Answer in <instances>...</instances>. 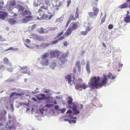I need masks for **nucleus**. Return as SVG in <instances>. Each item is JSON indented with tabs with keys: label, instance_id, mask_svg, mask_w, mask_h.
Segmentation results:
<instances>
[{
	"label": "nucleus",
	"instance_id": "obj_47",
	"mask_svg": "<svg viewBox=\"0 0 130 130\" xmlns=\"http://www.w3.org/2000/svg\"><path fill=\"white\" fill-rule=\"evenodd\" d=\"M113 75L112 74L110 73V72H109V73H108V78H109L110 79L111 78V77Z\"/></svg>",
	"mask_w": 130,
	"mask_h": 130
},
{
	"label": "nucleus",
	"instance_id": "obj_7",
	"mask_svg": "<svg viewBox=\"0 0 130 130\" xmlns=\"http://www.w3.org/2000/svg\"><path fill=\"white\" fill-rule=\"evenodd\" d=\"M39 96H41V97H37V98L38 100H49L50 98V96H46L44 94H41L39 95Z\"/></svg>",
	"mask_w": 130,
	"mask_h": 130
},
{
	"label": "nucleus",
	"instance_id": "obj_40",
	"mask_svg": "<svg viewBox=\"0 0 130 130\" xmlns=\"http://www.w3.org/2000/svg\"><path fill=\"white\" fill-rule=\"evenodd\" d=\"M58 42L57 40L52 41L50 44L53 45L57 43Z\"/></svg>",
	"mask_w": 130,
	"mask_h": 130
},
{
	"label": "nucleus",
	"instance_id": "obj_56",
	"mask_svg": "<svg viewBox=\"0 0 130 130\" xmlns=\"http://www.w3.org/2000/svg\"><path fill=\"white\" fill-rule=\"evenodd\" d=\"M72 111L71 110H69L67 111V113H70V114H69L72 115L71 113H72Z\"/></svg>",
	"mask_w": 130,
	"mask_h": 130
},
{
	"label": "nucleus",
	"instance_id": "obj_39",
	"mask_svg": "<svg viewBox=\"0 0 130 130\" xmlns=\"http://www.w3.org/2000/svg\"><path fill=\"white\" fill-rule=\"evenodd\" d=\"M80 32L82 35H85L87 34L88 31L86 30L84 31H81Z\"/></svg>",
	"mask_w": 130,
	"mask_h": 130
},
{
	"label": "nucleus",
	"instance_id": "obj_50",
	"mask_svg": "<svg viewBox=\"0 0 130 130\" xmlns=\"http://www.w3.org/2000/svg\"><path fill=\"white\" fill-rule=\"evenodd\" d=\"M33 5L34 6L36 7H37L38 5V4L35 1L34 2Z\"/></svg>",
	"mask_w": 130,
	"mask_h": 130
},
{
	"label": "nucleus",
	"instance_id": "obj_52",
	"mask_svg": "<svg viewBox=\"0 0 130 130\" xmlns=\"http://www.w3.org/2000/svg\"><path fill=\"white\" fill-rule=\"evenodd\" d=\"M71 2V1L70 0H68L67 2V6L68 7L69 5L70 4Z\"/></svg>",
	"mask_w": 130,
	"mask_h": 130
},
{
	"label": "nucleus",
	"instance_id": "obj_11",
	"mask_svg": "<svg viewBox=\"0 0 130 130\" xmlns=\"http://www.w3.org/2000/svg\"><path fill=\"white\" fill-rule=\"evenodd\" d=\"M33 38L35 40L38 41H42L43 40L42 37L39 36L36 34L32 35Z\"/></svg>",
	"mask_w": 130,
	"mask_h": 130
},
{
	"label": "nucleus",
	"instance_id": "obj_37",
	"mask_svg": "<svg viewBox=\"0 0 130 130\" xmlns=\"http://www.w3.org/2000/svg\"><path fill=\"white\" fill-rule=\"evenodd\" d=\"M64 32L63 31H61L60 32H58L57 34V36L56 38H58L59 36L62 35L63 34Z\"/></svg>",
	"mask_w": 130,
	"mask_h": 130
},
{
	"label": "nucleus",
	"instance_id": "obj_20",
	"mask_svg": "<svg viewBox=\"0 0 130 130\" xmlns=\"http://www.w3.org/2000/svg\"><path fill=\"white\" fill-rule=\"evenodd\" d=\"M93 12L95 14V15L96 14L97 15L99 11V9L96 7L94 6L93 8Z\"/></svg>",
	"mask_w": 130,
	"mask_h": 130
},
{
	"label": "nucleus",
	"instance_id": "obj_10",
	"mask_svg": "<svg viewBox=\"0 0 130 130\" xmlns=\"http://www.w3.org/2000/svg\"><path fill=\"white\" fill-rule=\"evenodd\" d=\"M32 18V17L30 15H28L23 19L22 20V22L26 23L31 20Z\"/></svg>",
	"mask_w": 130,
	"mask_h": 130
},
{
	"label": "nucleus",
	"instance_id": "obj_53",
	"mask_svg": "<svg viewBox=\"0 0 130 130\" xmlns=\"http://www.w3.org/2000/svg\"><path fill=\"white\" fill-rule=\"evenodd\" d=\"M44 109H39L40 112L41 113V114L42 115H43V111H44Z\"/></svg>",
	"mask_w": 130,
	"mask_h": 130
},
{
	"label": "nucleus",
	"instance_id": "obj_13",
	"mask_svg": "<svg viewBox=\"0 0 130 130\" xmlns=\"http://www.w3.org/2000/svg\"><path fill=\"white\" fill-rule=\"evenodd\" d=\"M7 15V13L6 12H4L2 11H0V19L2 20H4L6 18V16Z\"/></svg>",
	"mask_w": 130,
	"mask_h": 130
},
{
	"label": "nucleus",
	"instance_id": "obj_41",
	"mask_svg": "<svg viewBox=\"0 0 130 130\" xmlns=\"http://www.w3.org/2000/svg\"><path fill=\"white\" fill-rule=\"evenodd\" d=\"M64 35L63 36L59 37V39L57 40L58 41L63 39L65 37Z\"/></svg>",
	"mask_w": 130,
	"mask_h": 130
},
{
	"label": "nucleus",
	"instance_id": "obj_6",
	"mask_svg": "<svg viewBox=\"0 0 130 130\" xmlns=\"http://www.w3.org/2000/svg\"><path fill=\"white\" fill-rule=\"evenodd\" d=\"M69 54V52H67L66 54H64L63 55H62L60 56L59 58V59L62 63L63 64L65 63L66 61L65 58L68 56Z\"/></svg>",
	"mask_w": 130,
	"mask_h": 130
},
{
	"label": "nucleus",
	"instance_id": "obj_33",
	"mask_svg": "<svg viewBox=\"0 0 130 130\" xmlns=\"http://www.w3.org/2000/svg\"><path fill=\"white\" fill-rule=\"evenodd\" d=\"M106 17V13H105L104 16L102 18L101 20V23H103L105 21V18Z\"/></svg>",
	"mask_w": 130,
	"mask_h": 130
},
{
	"label": "nucleus",
	"instance_id": "obj_35",
	"mask_svg": "<svg viewBox=\"0 0 130 130\" xmlns=\"http://www.w3.org/2000/svg\"><path fill=\"white\" fill-rule=\"evenodd\" d=\"M18 48H14L13 47H9L8 49L6 50H13L14 51H17L18 50Z\"/></svg>",
	"mask_w": 130,
	"mask_h": 130
},
{
	"label": "nucleus",
	"instance_id": "obj_14",
	"mask_svg": "<svg viewBox=\"0 0 130 130\" xmlns=\"http://www.w3.org/2000/svg\"><path fill=\"white\" fill-rule=\"evenodd\" d=\"M72 109L75 114H77L79 113V111L77 109V107L76 105L73 104Z\"/></svg>",
	"mask_w": 130,
	"mask_h": 130
},
{
	"label": "nucleus",
	"instance_id": "obj_4",
	"mask_svg": "<svg viewBox=\"0 0 130 130\" xmlns=\"http://www.w3.org/2000/svg\"><path fill=\"white\" fill-rule=\"evenodd\" d=\"M78 80L76 83V88L77 89H79L80 88H83L84 89H85L87 88L86 85L84 84H79V83L82 82V79L81 78H78Z\"/></svg>",
	"mask_w": 130,
	"mask_h": 130
},
{
	"label": "nucleus",
	"instance_id": "obj_36",
	"mask_svg": "<svg viewBox=\"0 0 130 130\" xmlns=\"http://www.w3.org/2000/svg\"><path fill=\"white\" fill-rule=\"evenodd\" d=\"M59 110L61 111V113H63L66 110V109L65 108H64L62 109H59Z\"/></svg>",
	"mask_w": 130,
	"mask_h": 130
},
{
	"label": "nucleus",
	"instance_id": "obj_43",
	"mask_svg": "<svg viewBox=\"0 0 130 130\" xmlns=\"http://www.w3.org/2000/svg\"><path fill=\"white\" fill-rule=\"evenodd\" d=\"M41 8H42L43 9L45 10H47L48 9V8L46 6H43L41 7Z\"/></svg>",
	"mask_w": 130,
	"mask_h": 130
},
{
	"label": "nucleus",
	"instance_id": "obj_12",
	"mask_svg": "<svg viewBox=\"0 0 130 130\" xmlns=\"http://www.w3.org/2000/svg\"><path fill=\"white\" fill-rule=\"evenodd\" d=\"M57 65L56 62L54 61H52L50 64V68L52 70L54 69Z\"/></svg>",
	"mask_w": 130,
	"mask_h": 130
},
{
	"label": "nucleus",
	"instance_id": "obj_22",
	"mask_svg": "<svg viewBox=\"0 0 130 130\" xmlns=\"http://www.w3.org/2000/svg\"><path fill=\"white\" fill-rule=\"evenodd\" d=\"M88 14L90 17L93 19L95 18L97 15V14L95 15L94 13L93 12H90Z\"/></svg>",
	"mask_w": 130,
	"mask_h": 130
},
{
	"label": "nucleus",
	"instance_id": "obj_63",
	"mask_svg": "<svg viewBox=\"0 0 130 130\" xmlns=\"http://www.w3.org/2000/svg\"><path fill=\"white\" fill-rule=\"evenodd\" d=\"M32 100H33L34 101H35V102H36L37 101V99H36L35 98H34V97H32Z\"/></svg>",
	"mask_w": 130,
	"mask_h": 130
},
{
	"label": "nucleus",
	"instance_id": "obj_48",
	"mask_svg": "<svg viewBox=\"0 0 130 130\" xmlns=\"http://www.w3.org/2000/svg\"><path fill=\"white\" fill-rule=\"evenodd\" d=\"M6 112L5 111H3V118L4 119H5V115L6 114Z\"/></svg>",
	"mask_w": 130,
	"mask_h": 130
},
{
	"label": "nucleus",
	"instance_id": "obj_16",
	"mask_svg": "<svg viewBox=\"0 0 130 130\" xmlns=\"http://www.w3.org/2000/svg\"><path fill=\"white\" fill-rule=\"evenodd\" d=\"M22 94H23V93H19L14 92H12L10 94L9 96L10 98H11L14 95H15V96H20L22 95Z\"/></svg>",
	"mask_w": 130,
	"mask_h": 130
},
{
	"label": "nucleus",
	"instance_id": "obj_54",
	"mask_svg": "<svg viewBox=\"0 0 130 130\" xmlns=\"http://www.w3.org/2000/svg\"><path fill=\"white\" fill-rule=\"evenodd\" d=\"M36 24H34L31 27V29H33L36 27Z\"/></svg>",
	"mask_w": 130,
	"mask_h": 130
},
{
	"label": "nucleus",
	"instance_id": "obj_61",
	"mask_svg": "<svg viewBox=\"0 0 130 130\" xmlns=\"http://www.w3.org/2000/svg\"><path fill=\"white\" fill-rule=\"evenodd\" d=\"M43 11L42 8H41V7L39 9L38 12H41Z\"/></svg>",
	"mask_w": 130,
	"mask_h": 130
},
{
	"label": "nucleus",
	"instance_id": "obj_58",
	"mask_svg": "<svg viewBox=\"0 0 130 130\" xmlns=\"http://www.w3.org/2000/svg\"><path fill=\"white\" fill-rule=\"evenodd\" d=\"M79 9L78 7H77L76 9V14H79Z\"/></svg>",
	"mask_w": 130,
	"mask_h": 130
},
{
	"label": "nucleus",
	"instance_id": "obj_19",
	"mask_svg": "<svg viewBox=\"0 0 130 130\" xmlns=\"http://www.w3.org/2000/svg\"><path fill=\"white\" fill-rule=\"evenodd\" d=\"M124 21L127 23L130 22V15H126V17H124Z\"/></svg>",
	"mask_w": 130,
	"mask_h": 130
},
{
	"label": "nucleus",
	"instance_id": "obj_9",
	"mask_svg": "<svg viewBox=\"0 0 130 130\" xmlns=\"http://www.w3.org/2000/svg\"><path fill=\"white\" fill-rule=\"evenodd\" d=\"M77 67L78 69V71H79L80 70V62L79 61H77L76 62V66L75 68H74L73 69V72L74 73H75L76 72V67Z\"/></svg>",
	"mask_w": 130,
	"mask_h": 130
},
{
	"label": "nucleus",
	"instance_id": "obj_23",
	"mask_svg": "<svg viewBox=\"0 0 130 130\" xmlns=\"http://www.w3.org/2000/svg\"><path fill=\"white\" fill-rule=\"evenodd\" d=\"M90 65L89 62L88 61L87 64L86 66V69L87 71L88 74H89L90 73L91 71L90 69Z\"/></svg>",
	"mask_w": 130,
	"mask_h": 130
},
{
	"label": "nucleus",
	"instance_id": "obj_44",
	"mask_svg": "<svg viewBox=\"0 0 130 130\" xmlns=\"http://www.w3.org/2000/svg\"><path fill=\"white\" fill-rule=\"evenodd\" d=\"M53 106V105L52 104H48L45 105V106L47 107H50Z\"/></svg>",
	"mask_w": 130,
	"mask_h": 130
},
{
	"label": "nucleus",
	"instance_id": "obj_45",
	"mask_svg": "<svg viewBox=\"0 0 130 130\" xmlns=\"http://www.w3.org/2000/svg\"><path fill=\"white\" fill-rule=\"evenodd\" d=\"M30 42V41L28 39H26L24 41V43H25L26 44H29Z\"/></svg>",
	"mask_w": 130,
	"mask_h": 130
},
{
	"label": "nucleus",
	"instance_id": "obj_42",
	"mask_svg": "<svg viewBox=\"0 0 130 130\" xmlns=\"http://www.w3.org/2000/svg\"><path fill=\"white\" fill-rule=\"evenodd\" d=\"M69 118L72 119H77V118L76 117H73V115H72L69 114Z\"/></svg>",
	"mask_w": 130,
	"mask_h": 130
},
{
	"label": "nucleus",
	"instance_id": "obj_2",
	"mask_svg": "<svg viewBox=\"0 0 130 130\" xmlns=\"http://www.w3.org/2000/svg\"><path fill=\"white\" fill-rule=\"evenodd\" d=\"M49 55V53L46 52L41 56L40 63L41 65L45 66H47L49 65V60L48 58Z\"/></svg>",
	"mask_w": 130,
	"mask_h": 130
},
{
	"label": "nucleus",
	"instance_id": "obj_25",
	"mask_svg": "<svg viewBox=\"0 0 130 130\" xmlns=\"http://www.w3.org/2000/svg\"><path fill=\"white\" fill-rule=\"evenodd\" d=\"M7 67H8L7 69V71L11 72L13 71L14 68L12 67H12H11L10 66H8V65H7Z\"/></svg>",
	"mask_w": 130,
	"mask_h": 130
},
{
	"label": "nucleus",
	"instance_id": "obj_17",
	"mask_svg": "<svg viewBox=\"0 0 130 130\" xmlns=\"http://www.w3.org/2000/svg\"><path fill=\"white\" fill-rule=\"evenodd\" d=\"M3 60L4 63L7 64L8 66L12 67V64L10 62H8V60L7 58L4 57L3 59Z\"/></svg>",
	"mask_w": 130,
	"mask_h": 130
},
{
	"label": "nucleus",
	"instance_id": "obj_18",
	"mask_svg": "<svg viewBox=\"0 0 130 130\" xmlns=\"http://www.w3.org/2000/svg\"><path fill=\"white\" fill-rule=\"evenodd\" d=\"M65 78L66 79L68 80V83L69 84L71 85V77L69 75H66L65 77Z\"/></svg>",
	"mask_w": 130,
	"mask_h": 130
},
{
	"label": "nucleus",
	"instance_id": "obj_32",
	"mask_svg": "<svg viewBox=\"0 0 130 130\" xmlns=\"http://www.w3.org/2000/svg\"><path fill=\"white\" fill-rule=\"evenodd\" d=\"M38 31L41 34H43L44 32L43 29L42 28H39L38 29Z\"/></svg>",
	"mask_w": 130,
	"mask_h": 130
},
{
	"label": "nucleus",
	"instance_id": "obj_34",
	"mask_svg": "<svg viewBox=\"0 0 130 130\" xmlns=\"http://www.w3.org/2000/svg\"><path fill=\"white\" fill-rule=\"evenodd\" d=\"M44 3L47 6L50 5V1L49 0H44Z\"/></svg>",
	"mask_w": 130,
	"mask_h": 130
},
{
	"label": "nucleus",
	"instance_id": "obj_30",
	"mask_svg": "<svg viewBox=\"0 0 130 130\" xmlns=\"http://www.w3.org/2000/svg\"><path fill=\"white\" fill-rule=\"evenodd\" d=\"M51 91L50 90L46 89L45 90L43 91V92L45 93H47L48 95H51L52 94V93L51 92Z\"/></svg>",
	"mask_w": 130,
	"mask_h": 130
},
{
	"label": "nucleus",
	"instance_id": "obj_28",
	"mask_svg": "<svg viewBox=\"0 0 130 130\" xmlns=\"http://www.w3.org/2000/svg\"><path fill=\"white\" fill-rule=\"evenodd\" d=\"M18 10L19 11H22L24 9V7L21 5H19L18 6Z\"/></svg>",
	"mask_w": 130,
	"mask_h": 130
},
{
	"label": "nucleus",
	"instance_id": "obj_15",
	"mask_svg": "<svg viewBox=\"0 0 130 130\" xmlns=\"http://www.w3.org/2000/svg\"><path fill=\"white\" fill-rule=\"evenodd\" d=\"M72 31V29L69 27L67 30L66 33L64 34V35H65V36H68L71 33Z\"/></svg>",
	"mask_w": 130,
	"mask_h": 130
},
{
	"label": "nucleus",
	"instance_id": "obj_51",
	"mask_svg": "<svg viewBox=\"0 0 130 130\" xmlns=\"http://www.w3.org/2000/svg\"><path fill=\"white\" fill-rule=\"evenodd\" d=\"M71 21V20H70H70L69 19L68 20V21L67 22V24L66 25V27H67L68 26V25H69V24L70 23V22Z\"/></svg>",
	"mask_w": 130,
	"mask_h": 130
},
{
	"label": "nucleus",
	"instance_id": "obj_1",
	"mask_svg": "<svg viewBox=\"0 0 130 130\" xmlns=\"http://www.w3.org/2000/svg\"><path fill=\"white\" fill-rule=\"evenodd\" d=\"M103 75V77L101 78V83L99 82L100 78L99 76H92L90 80V87L93 89L98 88L106 85L108 80L107 76L104 74Z\"/></svg>",
	"mask_w": 130,
	"mask_h": 130
},
{
	"label": "nucleus",
	"instance_id": "obj_59",
	"mask_svg": "<svg viewBox=\"0 0 130 130\" xmlns=\"http://www.w3.org/2000/svg\"><path fill=\"white\" fill-rule=\"evenodd\" d=\"M24 44L25 45L26 47H27V48H30L29 47V46L27 44H26V43H24Z\"/></svg>",
	"mask_w": 130,
	"mask_h": 130
},
{
	"label": "nucleus",
	"instance_id": "obj_26",
	"mask_svg": "<svg viewBox=\"0 0 130 130\" xmlns=\"http://www.w3.org/2000/svg\"><path fill=\"white\" fill-rule=\"evenodd\" d=\"M31 13L30 12V11H27L26 10H24L23 12L22 13V14L23 15H25L27 14H30Z\"/></svg>",
	"mask_w": 130,
	"mask_h": 130
},
{
	"label": "nucleus",
	"instance_id": "obj_55",
	"mask_svg": "<svg viewBox=\"0 0 130 130\" xmlns=\"http://www.w3.org/2000/svg\"><path fill=\"white\" fill-rule=\"evenodd\" d=\"M91 28H90L89 27H87L86 28V31H88V32L90 30Z\"/></svg>",
	"mask_w": 130,
	"mask_h": 130
},
{
	"label": "nucleus",
	"instance_id": "obj_21",
	"mask_svg": "<svg viewBox=\"0 0 130 130\" xmlns=\"http://www.w3.org/2000/svg\"><path fill=\"white\" fill-rule=\"evenodd\" d=\"M128 5L127 4L125 3L119 6L118 8L121 9L125 8L127 7Z\"/></svg>",
	"mask_w": 130,
	"mask_h": 130
},
{
	"label": "nucleus",
	"instance_id": "obj_3",
	"mask_svg": "<svg viewBox=\"0 0 130 130\" xmlns=\"http://www.w3.org/2000/svg\"><path fill=\"white\" fill-rule=\"evenodd\" d=\"M61 52L57 50H53L50 52V55L52 58H57L59 56Z\"/></svg>",
	"mask_w": 130,
	"mask_h": 130
},
{
	"label": "nucleus",
	"instance_id": "obj_62",
	"mask_svg": "<svg viewBox=\"0 0 130 130\" xmlns=\"http://www.w3.org/2000/svg\"><path fill=\"white\" fill-rule=\"evenodd\" d=\"M10 5H12V6H13L15 5V3L14 2H11L10 3Z\"/></svg>",
	"mask_w": 130,
	"mask_h": 130
},
{
	"label": "nucleus",
	"instance_id": "obj_60",
	"mask_svg": "<svg viewBox=\"0 0 130 130\" xmlns=\"http://www.w3.org/2000/svg\"><path fill=\"white\" fill-rule=\"evenodd\" d=\"M18 104L20 105H24L25 104V103H19Z\"/></svg>",
	"mask_w": 130,
	"mask_h": 130
},
{
	"label": "nucleus",
	"instance_id": "obj_5",
	"mask_svg": "<svg viewBox=\"0 0 130 130\" xmlns=\"http://www.w3.org/2000/svg\"><path fill=\"white\" fill-rule=\"evenodd\" d=\"M19 67L20 68V69L22 70V73H26L28 75H31V72L30 70H28V68L27 66H25L22 67L19 66Z\"/></svg>",
	"mask_w": 130,
	"mask_h": 130
},
{
	"label": "nucleus",
	"instance_id": "obj_38",
	"mask_svg": "<svg viewBox=\"0 0 130 130\" xmlns=\"http://www.w3.org/2000/svg\"><path fill=\"white\" fill-rule=\"evenodd\" d=\"M74 15L73 14H71L69 18V20L70 19V20H75V19L74 17Z\"/></svg>",
	"mask_w": 130,
	"mask_h": 130
},
{
	"label": "nucleus",
	"instance_id": "obj_24",
	"mask_svg": "<svg viewBox=\"0 0 130 130\" xmlns=\"http://www.w3.org/2000/svg\"><path fill=\"white\" fill-rule=\"evenodd\" d=\"M8 22L10 24L13 25L15 24L16 21L14 19H9L8 20Z\"/></svg>",
	"mask_w": 130,
	"mask_h": 130
},
{
	"label": "nucleus",
	"instance_id": "obj_46",
	"mask_svg": "<svg viewBox=\"0 0 130 130\" xmlns=\"http://www.w3.org/2000/svg\"><path fill=\"white\" fill-rule=\"evenodd\" d=\"M10 107L11 109L12 112H13L14 111V109L13 105L12 104H11L10 105Z\"/></svg>",
	"mask_w": 130,
	"mask_h": 130
},
{
	"label": "nucleus",
	"instance_id": "obj_27",
	"mask_svg": "<svg viewBox=\"0 0 130 130\" xmlns=\"http://www.w3.org/2000/svg\"><path fill=\"white\" fill-rule=\"evenodd\" d=\"M38 90H39V88H36L35 90L32 91H30V93L32 94L37 93L39 92V91Z\"/></svg>",
	"mask_w": 130,
	"mask_h": 130
},
{
	"label": "nucleus",
	"instance_id": "obj_64",
	"mask_svg": "<svg viewBox=\"0 0 130 130\" xmlns=\"http://www.w3.org/2000/svg\"><path fill=\"white\" fill-rule=\"evenodd\" d=\"M55 109H58L59 108V106L58 105H56L55 106Z\"/></svg>",
	"mask_w": 130,
	"mask_h": 130
},
{
	"label": "nucleus",
	"instance_id": "obj_29",
	"mask_svg": "<svg viewBox=\"0 0 130 130\" xmlns=\"http://www.w3.org/2000/svg\"><path fill=\"white\" fill-rule=\"evenodd\" d=\"M70 28L72 30L76 29L77 28V25L76 24H73V26Z\"/></svg>",
	"mask_w": 130,
	"mask_h": 130
},
{
	"label": "nucleus",
	"instance_id": "obj_8",
	"mask_svg": "<svg viewBox=\"0 0 130 130\" xmlns=\"http://www.w3.org/2000/svg\"><path fill=\"white\" fill-rule=\"evenodd\" d=\"M68 100L67 103L69 105L68 107L70 108H72V107L71 106V105H72L73 107V104H75V103H72L73 100L71 97L68 96Z\"/></svg>",
	"mask_w": 130,
	"mask_h": 130
},
{
	"label": "nucleus",
	"instance_id": "obj_31",
	"mask_svg": "<svg viewBox=\"0 0 130 130\" xmlns=\"http://www.w3.org/2000/svg\"><path fill=\"white\" fill-rule=\"evenodd\" d=\"M49 44L48 43H42L40 45L41 46H43L44 47H47L49 46Z\"/></svg>",
	"mask_w": 130,
	"mask_h": 130
},
{
	"label": "nucleus",
	"instance_id": "obj_49",
	"mask_svg": "<svg viewBox=\"0 0 130 130\" xmlns=\"http://www.w3.org/2000/svg\"><path fill=\"white\" fill-rule=\"evenodd\" d=\"M113 26L112 25L110 24L108 26V28L109 29H111L113 28Z\"/></svg>",
	"mask_w": 130,
	"mask_h": 130
},
{
	"label": "nucleus",
	"instance_id": "obj_57",
	"mask_svg": "<svg viewBox=\"0 0 130 130\" xmlns=\"http://www.w3.org/2000/svg\"><path fill=\"white\" fill-rule=\"evenodd\" d=\"M63 44L64 46H67L68 45V42L67 41H66L64 42Z\"/></svg>",
	"mask_w": 130,
	"mask_h": 130
}]
</instances>
